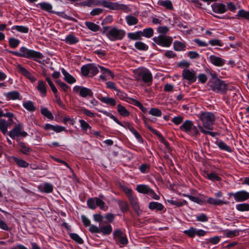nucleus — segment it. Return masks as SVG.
Returning <instances> with one entry per match:
<instances>
[{"label":"nucleus","mask_w":249,"mask_h":249,"mask_svg":"<svg viewBox=\"0 0 249 249\" xmlns=\"http://www.w3.org/2000/svg\"><path fill=\"white\" fill-rule=\"evenodd\" d=\"M59 86L63 89V90L65 92H67L68 89L70 88L69 86H68L65 83L61 82L59 80L56 81Z\"/></svg>","instance_id":"774afa93"},{"label":"nucleus","mask_w":249,"mask_h":249,"mask_svg":"<svg viewBox=\"0 0 249 249\" xmlns=\"http://www.w3.org/2000/svg\"><path fill=\"white\" fill-rule=\"evenodd\" d=\"M134 77L137 80L141 79L142 77V80L145 83L152 81V76L148 70L144 68H139L134 71Z\"/></svg>","instance_id":"7ed1b4c3"},{"label":"nucleus","mask_w":249,"mask_h":249,"mask_svg":"<svg viewBox=\"0 0 249 249\" xmlns=\"http://www.w3.org/2000/svg\"><path fill=\"white\" fill-rule=\"evenodd\" d=\"M46 80L47 81V82L48 83V84H49V86H50L52 90L53 91V92L54 94H56V93L57 92V89L55 88V86L53 84V82L51 81V79L50 78H49L48 77H47L46 78ZM55 97L56 98H57V96L56 94H55Z\"/></svg>","instance_id":"49530a36"},{"label":"nucleus","mask_w":249,"mask_h":249,"mask_svg":"<svg viewBox=\"0 0 249 249\" xmlns=\"http://www.w3.org/2000/svg\"><path fill=\"white\" fill-rule=\"evenodd\" d=\"M239 234V231L238 230L229 231L226 232V235L227 237L232 238L238 236Z\"/></svg>","instance_id":"5fc2aeb1"},{"label":"nucleus","mask_w":249,"mask_h":249,"mask_svg":"<svg viewBox=\"0 0 249 249\" xmlns=\"http://www.w3.org/2000/svg\"><path fill=\"white\" fill-rule=\"evenodd\" d=\"M99 67L100 68L101 70V71L102 72V73L105 75V76L107 75H110L112 78H113L114 77V74L111 72L110 70H109L108 69H106L103 67L99 66Z\"/></svg>","instance_id":"58836bf2"},{"label":"nucleus","mask_w":249,"mask_h":249,"mask_svg":"<svg viewBox=\"0 0 249 249\" xmlns=\"http://www.w3.org/2000/svg\"><path fill=\"white\" fill-rule=\"evenodd\" d=\"M126 20L127 24L129 25H133L136 24L138 20L137 18L132 16H128L126 17Z\"/></svg>","instance_id":"72a5a7b5"},{"label":"nucleus","mask_w":249,"mask_h":249,"mask_svg":"<svg viewBox=\"0 0 249 249\" xmlns=\"http://www.w3.org/2000/svg\"><path fill=\"white\" fill-rule=\"evenodd\" d=\"M89 64L87 65H84L81 68V72L82 74L85 75L87 76L89 72Z\"/></svg>","instance_id":"338daca9"},{"label":"nucleus","mask_w":249,"mask_h":249,"mask_svg":"<svg viewBox=\"0 0 249 249\" xmlns=\"http://www.w3.org/2000/svg\"><path fill=\"white\" fill-rule=\"evenodd\" d=\"M80 96L82 97H87V96L92 97L93 93L92 91L87 88L82 87L81 89L80 90Z\"/></svg>","instance_id":"5701e85b"},{"label":"nucleus","mask_w":249,"mask_h":249,"mask_svg":"<svg viewBox=\"0 0 249 249\" xmlns=\"http://www.w3.org/2000/svg\"><path fill=\"white\" fill-rule=\"evenodd\" d=\"M119 205L122 211H127L128 209V204L125 201L119 202Z\"/></svg>","instance_id":"680f3d73"},{"label":"nucleus","mask_w":249,"mask_h":249,"mask_svg":"<svg viewBox=\"0 0 249 249\" xmlns=\"http://www.w3.org/2000/svg\"><path fill=\"white\" fill-rule=\"evenodd\" d=\"M149 208L152 210L156 209L158 211H162L164 206L161 203L157 202H151L149 204Z\"/></svg>","instance_id":"412c9836"},{"label":"nucleus","mask_w":249,"mask_h":249,"mask_svg":"<svg viewBox=\"0 0 249 249\" xmlns=\"http://www.w3.org/2000/svg\"><path fill=\"white\" fill-rule=\"evenodd\" d=\"M106 34L109 40L115 41L123 39L125 36V32L123 30L113 27L110 28Z\"/></svg>","instance_id":"20e7f679"},{"label":"nucleus","mask_w":249,"mask_h":249,"mask_svg":"<svg viewBox=\"0 0 249 249\" xmlns=\"http://www.w3.org/2000/svg\"><path fill=\"white\" fill-rule=\"evenodd\" d=\"M208 178L213 181L217 180L219 181L221 178L215 173H211L207 174Z\"/></svg>","instance_id":"052dcab7"},{"label":"nucleus","mask_w":249,"mask_h":249,"mask_svg":"<svg viewBox=\"0 0 249 249\" xmlns=\"http://www.w3.org/2000/svg\"><path fill=\"white\" fill-rule=\"evenodd\" d=\"M149 113L157 117H160L162 114L161 111L157 108H152L149 111Z\"/></svg>","instance_id":"8fccbe9b"},{"label":"nucleus","mask_w":249,"mask_h":249,"mask_svg":"<svg viewBox=\"0 0 249 249\" xmlns=\"http://www.w3.org/2000/svg\"><path fill=\"white\" fill-rule=\"evenodd\" d=\"M182 76L184 79L191 82H195L196 79V72L194 71H190L189 69L183 70L182 71Z\"/></svg>","instance_id":"9b49d317"},{"label":"nucleus","mask_w":249,"mask_h":249,"mask_svg":"<svg viewBox=\"0 0 249 249\" xmlns=\"http://www.w3.org/2000/svg\"><path fill=\"white\" fill-rule=\"evenodd\" d=\"M143 33L141 31L136 32L135 33H130L128 34V37L132 40H138L141 39Z\"/></svg>","instance_id":"b1692460"},{"label":"nucleus","mask_w":249,"mask_h":249,"mask_svg":"<svg viewBox=\"0 0 249 249\" xmlns=\"http://www.w3.org/2000/svg\"><path fill=\"white\" fill-rule=\"evenodd\" d=\"M10 125V124L6 122L3 119H0V130L2 132L5 134L7 131L8 126Z\"/></svg>","instance_id":"393cba45"},{"label":"nucleus","mask_w":249,"mask_h":249,"mask_svg":"<svg viewBox=\"0 0 249 249\" xmlns=\"http://www.w3.org/2000/svg\"><path fill=\"white\" fill-rule=\"evenodd\" d=\"M96 206L99 207L101 209H105L106 207L105 202L98 197H95Z\"/></svg>","instance_id":"864d4df0"},{"label":"nucleus","mask_w":249,"mask_h":249,"mask_svg":"<svg viewBox=\"0 0 249 249\" xmlns=\"http://www.w3.org/2000/svg\"><path fill=\"white\" fill-rule=\"evenodd\" d=\"M184 233L186 234L190 237H193L195 236L196 233V229L194 228H191L188 230H186L184 231Z\"/></svg>","instance_id":"4d7b16f0"},{"label":"nucleus","mask_w":249,"mask_h":249,"mask_svg":"<svg viewBox=\"0 0 249 249\" xmlns=\"http://www.w3.org/2000/svg\"><path fill=\"white\" fill-rule=\"evenodd\" d=\"M153 41L160 46L169 47L171 46L173 39L171 37L164 35H160L153 38Z\"/></svg>","instance_id":"0eeeda50"},{"label":"nucleus","mask_w":249,"mask_h":249,"mask_svg":"<svg viewBox=\"0 0 249 249\" xmlns=\"http://www.w3.org/2000/svg\"><path fill=\"white\" fill-rule=\"evenodd\" d=\"M36 89L40 93V94L42 97L46 96L47 89L46 84L44 81L42 80L39 81Z\"/></svg>","instance_id":"a211bd4d"},{"label":"nucleus","mask_w":249,"mask_h":249,"mask_svg":"<svg viewBox=\"0 0 249 249\" xmlns=\"http://www.w3.org/2000/svg\"><path fill=\"white\" fill-rule=\"evenodd\" d=\"M114 237L116 240H118L123 245H126L127 243L126 237L124 235L123 232L120 230H115L114 231Z\"/></svg>","instance_id":"f8f14e48"},{"label":"nucleus","mask_w":249,"mask_h":249,"mask_svg":"<svg viewBox=\"0 0 249 249\" xmlns=\"http://www.w3.org/2000/svg\"><path fill=\"white\" fill-rule=\"evenodd\" d=\"M100 100L104 103L109 104L112 106H114L116 105L115 100L112 98L102 97L100 99Z\"/></svg>","instance_id":"c9c22d12"},{"label":"nucleus","mask_w":249,"mask_h":249,"mask_svg":"<svg viewBox=\"0 0 249 249\" xmlns=\"http://www.w3.org/2000/svg\"><path fill=\"white\" fill-rule=\"evenodd\" d=\"M194 126L193 123L192 121L186 120L184 123L180 126V129L186 133H189L192 130Z\"/></svg>","instance_id":"f3484780"},{"label":"nucleus","mask_w":249,"mask_h":249,"mask_svg":"<svg viewBox=\"0 0 249 249\" xmlns=\"http://www.w3.org/2000/svg\"><path fill=\"white\" fill-rule=\"evenodd\" d=\"M249 198V193L241 191L235 193V200L237 202L245 201Z\"/></svg>","instance_id":"ddd939ff"},{"label":"nucleus","mask_w":249,"mask_h":249,"mask_svg":"<svg viewBox=\"0 0 249 249\" xmlns=\"http://www.w3.org/2000/svg\"><path fill=\"white\" fill-rule=\"evenodd\" d=\"M167 201L169 203H170L172 205H175L178 207L182 206L184 204H186V201L185 200H184L182 202H178L177 201L174 200L173 199H168V200H167Z\"/></svg>","instance_id":"6e6d98bb"},{"label":"nucleus","mask_w":249,"mask_h":249,"mask_svg":"<svg viewBox=\"0 0 249 249\" xmlns=\"http://www.w3.org/2000/svg\"><path fill=\"white\" fill-rule=\"evenodd\" d=\"M62 73L64 75V80L69 84H73L76 82L75 79L67 72L63 68L61 70Z\"/></svg>","instance_id":"6ab92c4d"},{"label":"nucleus","mask_w":249,"mask_h":249,"mask_svg":"<svg viewBox=\"0 0 249 249\" xmlns=\"http://www.w3.org/2000/svg\"><path fill=\"white\" fill-rule=\"evenodd\" d=\"M94 5H102L105 7L111 10H124L128 7L124 4H120L118 3H113L106 0L95 1L94 0Z\"/></svg>","instance_id":"39448f33"},{"label":"nucleus","mask_w":249,"mask_h":249,"mask_svg":"<svg viewBox=\"0 0 249 249\" xmlns=\"http://www.w3.org/2000/svg\"><path fill=\"white\" fill-rule=\"evenodd\" d=\"M41 114L47 118L53 120V116L51 111H49L47 108H42L41 109Z\"/></svg>","instance_id":"e433bc0d"},{"label":"nucleus","mask_w":249,"mask_h":249,"mask_svg":"<svg viewBox=\"0 0 249 249\" xmlns=\"http://www.w3.org/2000/svg\"><path fill=\"white\" fill-rule=\"evenodd\" d=\"M23 107L29 111H34L36 110V107L32 101H29L25 102L23 104Z\"/></svg>","instance_id":"473e14b6"},{"label":"nucleus","mask_w":249,"mask_h":249,"mask_svg":"<svg viewBox=\"0 0 249 249\" xmlns=\"http://www.w3.org/2000/svg\"><path fill=\"white\" fill-rule=\"evenodd\" d=\"M39 188L41 189V191L49 193L53 191V185L50 183H45L43 185H40Z\"/></svg>","instance_id":"a878e982"},{"label":"nucleus","mask_w":249,"mask_h":249,"mask_svg":"<svg viewBox=\"0 0 249 249\" xmlns=\"http://www.w3.org/2000/svg\"><path fill=\"white\" fill-rule=\"evenodd\" d=\"M128 199L134 211L137 213V214H140L142 213V211L140 208L137 198L136 197L133 196L130 197Z\"/></svg>","instance_id":"4468645a"},{"label":"nucleus","mask_w":249,"mask_h":249,"mask_svg":"<svg viewBox=\"0 0 249 249\" xmlns=\"http://www.w3.org/2000/svg\"><path fill=\"white\" fill-rule=\"evenodd\" d=\"M79 111L82 112L84 114H85L89 117H95L94 114L87 109H86L84 108H81L79 109Z\"/></svg>","instance_id":"e2e57ef3"},{"label":"nucleus","mask_w":249,"mask_h":249,"mask_svg":"<svg viewBox=\"0 0 249 249\" xmlns=\"http://www.w3.org/2000/svg\"><path fill=\"white\" fill-rule=\"evenodd\" d=\"M0 229L6 231H9L11 230V228L9 227L7 225V224L6 223L5 221L2 220L0 218Z\"/></svg>","instance_id":"bf43d9fd"},{"label":"nucleus","mask_w":249,"mask_h":249,"mask_svg":"<svg viewBox=\"0 0 249 249\" xmlns=\"http://www.w3.org/2000/svg\"><path fill=\"white\" fill-rule=\"evenodd\" d=\"M210 61L213 64L218 67L222 66L225 64V61L223 59L215 55L210 56Z\"/></svg>","instance_id":"dca6fc26"},{"label":"nucleus","mask_w":249,"mask_h":249,"mask_svg":"<svg viewBox=\"0 0 249 249\" xmlns=\"http://www.w3.org/2000/svg\"><path fill=\"white\" fill-rule=\"evenodd\" d=\"M135 47L140 50L145 51L148 49V46L142 42H136Z\"/></svg>","instance_id":"a19ab883"},{"label":"nucleus","mask_w":249,"mask_h":249,"mask_svg":"<svg viewBox=\"0 0 249 249\" xmlns=\"http://www.w3.org/2000/svg\"><path fill=\"white\" fill-rule=\"evenodd\" d=\"M219 147L222 150H225L228 152L231 151V148L230 146H228L225 143L223 142H220L218 144Z\"/></svg>","instance_id":"13d9d810"},{"label":"nucleus","mask_w":249,"mask_h":249,"mask_svg":"<svg viewBox=\"0 0 249 249\" xmlns=\"http://www.w3.org/2000/svg\"><path fill=\"white\" fill-rule=\"evenodd\" d=\"M207 202L209 204L215 205H221L223 204H227L229 202L227 201H224L222 200L217 199L210 197L207 200Z\"/></svg>","instance_id":"4be33fe9"},{"label":"nucleus","mask_w":249,"mask_h":249,"mask_svg":"<svg viewBox=\"0 0 249 249\" xmlns=\"http://www.w3.org/2000/svg\"><path fill=\"white\" fill-rule=\"evenodd\" d=\"M136 189L139 193L148 194L156 200H159L160 198V196L152 189L146 185H139L137 186Z\"/></svg>","instance_id":"6e6552de"},{"label":"nucleus","mask_w":249,"mask_h":249,"mask_svg":"<svg viewBox=\"0 0 249 249\" xmlns=\"http://www.w3.org/2000/svg\"><path fill=\"white\" fill-rule=\"evenodd\" d=\"M19 53L20 56L25 57L28 58H33L35 60L37 59H42L43 57L42 54L40 53L27 49L24 47L20 49Z\"/></svg>","instance_id":"423d86ee"},{"label":"nucleus","mask_w":249,"mask_h":249,"mask_svg":"<svg viewBox=\"0 0 249 249\" xmlns=\"http://www.w3.org/2000/svg\"><path fill=\"white\" fill-rule=\"evenodd\" d=\"M12 29L17 30L18 31L23 33H27L29 30L27 27L23 26H15L12 27Z\"/></svg>","instance_id":"a18cd8bd"},{"label":"nucleus","mask_w":249,"mask_h":249,"mask_svg":"<svg viewBox=\"0 0 249 249\" xmlns=\"http://www.w3.org/2000/svg\"><path fill=\"white\" fill-rule=\"evenodd\" d=\"M159 4L169 10L173 9L172 2L170 0H161L159 1Z\"/></svg>","instance_id":"2f4dec72"},{"label":"nucleus","mask_w":249,"mask_h":249,"mask_svg":"<svg viewBox=\"0 0 249 249\" xmlns=\"http://www.w3.org/2000/svg\"><path fill=\"white\" fill-rule=\"evenodd\" d=\"M199 117L203 124V126L199 124L198 125L201 132L205 134H209L213 137H215L216 133L206 130V129L208 130H213V124L215 120L213 113L209 112H202Z\"/></svg>","instance_id":"f257e3e1"},{"label":"nucleus","mask_w":249,"mask_h":249,"mask_svg":"<svg viewBox=\"0 0 249 249\" xmlns=\"http://www.w3.org/2000/svg\"><path fill=\"white\" fill-rule=\"evenodd\" d=\"M237 16L249 20V12L245 11L244 10H239Z\"/></svg>","instance_id":"09e8293b"},{"label":"nucleus","mask_w":249,"mask_h":249,"mask_svg":"<svg viewBox=\"0 0 249 249\" xmlns=\"http://www.w3.org/2000/svg\"><path fill=\"white\" fill-rule=\"evenodd\" d=\"M40 6V7L44 11L52 12V6L51 4L46 2H41L38 4Z\"/></svg>","instance_id":"7c9ffc66"},{"label":"nucleus","mask_w":249,"mask_h":249,"mask_svg":"<svg viewBox=\"0 0 249 249\" xmlns=\"http://www.w3.org/2000/svg\"><path fill=\"white\" fill-rule=\"evenodd\" d=\"M18 145L20 147V151L24 154H28L29 152L31 151V149L27 146L25 143L23 142H19Z\"/></svg>","instance_id":"c85d7f7f"},{"label":"nucleus","mask_w":249,"mask_h":249,"mask_svg":"<svg viewBox=\"0 0 249 249\" xmlns=\"http://www.w3.org/2000/svg\"><path fill=\"white\" fill-rule=\"evenodd\" d=\"M213 78L209 83L211 89L216 92H225L228 88V86L225 82L215 77V74H211Z\"/></svg>","instance_id":"f03ea898"},{"label":"nucleus","mask_w":249,"mask_h":249,"mask_svg":"<svg viewBox=\"0 0 249 249\" xmlns=\"http://www.w3.org/2000/svg\"><path fill=\"white\" fill-rule=\"evenodd\" d=\"M213 10L215 13L222 14L226 11V6L220 3H215L212 5Z\"/></svg>","instance_id":"2eb2a0df"},{"label":"nucleus","mask_w":249,"mask_h":249,"mask_svg":"<svg viewBox=\"0 0 249 249\" xmlns=\"http://www.w3.org/2000/svg\"><path fill=\"white\" fill-rule=\"evenodd\" d=\"M9 135L12 139H14L19 136L25 137L27 135V133L23 131V127L20 124H18L9 131Z\"/></svg>","instance_id":"1a4fd4ad"},{"label":"nucleus","mask_w":249,"mask_h":249,"mask_svg":"<svg viewBox=\"0 0 249 249\" xmlns=\"http://www.w3.org/2000/svg\"><path fill=\"white\" fill-rule=\"evenodd\" d=\"M112 229L110 225L101 226L99 228V233L104 235H108L112 232Z\"/></svg>","instance_id":"aec40b11"},{"label":"nucleus","mask_w":249,"mask_h":249,"mask_svg":"<svg viewBox=\"0 0 249 249\" xmlns=\"http://www.w3.org/2000/svg\"><path fill=\"white\" fill-rule=\"evenodd\" d=\"M9 43L11 47L15 48L19 44L20 41L18 39L10 38L9 39Z\"/></svg>","instance_id":"37998d69"},{"label":"nucleus","mask_w":249,"mask_h":249,"mask_svg":"<svg viewBox=\"0 0 249 249\" xmlns=\"http://www.w3.org/2000/svg\"><path fill=\"white\" fill-rule=\"evenodd\" d=\"M174 49L176 51H180L184 50L185 44L181 42L176 41L174 42Z\"/></svg>","instance_id":"bb28decb"},{"label":"nucleus","mask_w":249,"mask_h":249,"mask_svg":"<svg viewBox=\"0 0 249 249\" xmlns=\"http://www.w3.org/2000/svg\"><path fill=\"white\" fill-rule=\"evenodd\" d=\"M66 41L70 44H72L77 43L78 40L73 35H70L66 37Z\"/></svg>","instance_id":"4c0bfd02"},{"label":"nucleus","mask_w":249,"mask_h":249,"mask_svg":"<svg viewBox=\"0 0 249 249\" xmlns=\"http://www.w3.org/2000/svg\"><path fill=\"white\" fill-rule=\"evenodd\" d=\"M140 170L142 173H148L149 170V166L146 164H143L140 167Z\"/></svg>","instance_id":"69168bd1"},{"label":"nucleus","mask_w":249,"mask_h":249,"mask_svg":"<svg viewBox=\"0 0 249 249\" xmlns=\"http://www.w3.org/2000/svg\"><path fill=\"white\" fill-rule=\"evenodd\" d=\"M15 161L18 166L22 167H27L29 165L26 161L21 159L16 158Z\"/></svg>","instance_id":"3c124183"},{"label":"nucleus","mask_w":249,"mask_h":249,"mask_svg":"<svg viewBox=\"0 0 249 249\" xmlns=\"http://www.w3.org/2000/svg\"><path fill=\"white\" fill-rule=\"evenodd\" d=\"M17 68L19 72L29 79L32 82H34L36 80V78L21 65H17Z\"/></svg>","instance_id":"9d476101"},{"label":"nucleus","mask_w":249,"mask_h":249,"mask_svg":"<svg viewBox=\"0 0 249 249\" xmlns=\"http://www.w3.org/2000/svg\"><path fill=\"white\" fill-rule=\"evenodd\" d=\"M89 72L92 74V76L96 75L98 72V70L97 67L93 64H89Z\"/></svg>","instance_id":"603ef678"},{"label":"nucleus","mask_w":249,"mask_h":249,"mask_svg":"<svg viewBox=\"0 0 249 249\" xmlns=\"http://www.w3.org/2000/svg\"><path fill=\"white\" fill-rule=\"evenodd\" d=\"M87 204L90 209H95L96 208L95 197L89 199L87 201Z\"/></svg>","instance_id":"de8ad7c7"},{"label":"nucleus","mask_w":249,"mask_h":249,"mask_svg":"<svg viewBox=\"0 0 249 249\" xmlns=\"http://www.w3.org/2000/svg\"><path fill=\"white\" fill-rule=\"evenodd\" d=\"M79 122L80 123L81 127L83 130L86 131L88 128H90L89 125L85 121L83 120H80Z\"/></svg>","instance_id":"0e129e2a"},{"label":"nucleus","mask_w":249,"mask_h":249,"mask_svg":"<svg viewBox=\"0 0 249 249\" xmlns=\"http://www.w3.org/2000/svg\"><path fill=\"white\" fill-rule=\"evenodd\" d=\"M236 209L241 212L249 211V204L247 203H242L236 205Z\"/></svg>","instance_id":"ea45409f"},{"label":"nucleus","mask_w":249,"mask_h":249,"mask_svg":"<svg viewBox=\"0 0 249 249\" xmlns=\"http://www.w3.org/2000/svg\"><path fill=\"white\" fill-rule=\"evenodd\" d=\"M142 33H143L142 36L150 38L153 35V30L151 28H147L143 30Z\"/></svg>","instance_id":"c03bdc74"},{"label":"nucleus","mask_w":249,"mask_h":249,"mask_svg":"<svg viewBox=\"0 0 249 249\" xmlns=\"http://www.w3.org/2000/svg\"><path fill=\"white\" fill-rule=\"evenodd\" d=\"M87 27L91 31L93 32H97L99 30L100 27L99 25L91 22H86L85 23Z\"/></svg>","instance_id":"c756f323"},{"label":"nucleus","mask_w":249,"mask_h":249,"mask_svg":"<svg viewBox=\"0 0 249 249\" xmlns=\"http://www.w3.org/2000/svg\"><path fill=\"white\" fill-rule=\"evenodd\" d=\"M70 236L71 239L77 243L80 244L83 243V240L78 234L74 233H70Z\"/></svg>","instance_id":"79ce46f5"},{"label":"nucleus","mask_w":249,"mask_h":249,"mask_svg":"<svg viewBox=\"0 0 249 249\" xmlns=\"http://www.w3.org/2000/svg\"><path fill=\"white\" fill-rule=\"evenodd\" d=\"M118 111L121 115L124 116H127L129 114V112L125 107L120 104L118 105Z\"/></svg>","instance_id":"f704fd0d"},{"label":"nucleus","mask_w":249,"mask_h":249,"mask_svg":"<svg viewBox=\"0 0 249 249\" xmlns=\"http://www.w3.org/2000/svg\"><path fill=\"white\" fill-rule=\"evenodd\" d=\"M6 96L9 100H16L19 99V93L18 91H14L6 93Z\"/></svg>","instance_id":"cd10ccee"}]
</instances>
